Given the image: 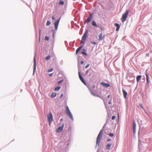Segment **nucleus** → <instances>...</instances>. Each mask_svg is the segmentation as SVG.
<instances>
[{
  "instance_id": "17",
  "label": "nucleus",
  "mask_w": 152,
  "mask_h": 152,
  "mask_svg": "<svg viewBox=\"0 0 152 152\" xmlns=\"http://www.w3.org/2000/svg\"><path fill=\"white\" fill-rule=\"evenodd\" d=\"M142 76L140 75H138L137 77V81L138 82L141 79V78Z\"/></svg>"
},
{
  "instance_id": "43",
  "label": "nucleus",
  "mask_w": 152,
  "mask_h": 152,
  "mask_svg": "<svg viewBox=\"0 0 152 152\" xmlns=\"http://www.w3.org/2000/svg\"><path fill=\"white\" fill-rule=\"evenodd\" d=\"M53 75V74H50L49 75L50 76H51Z\"/></svg>"
},
{
  "instance_id": "22",
  "label": "nucleus",
  "mask_w": 152,
  "mask_h": 152,
  "mask_svg": "<svg viewBox=\"0 0 152 152\" xmlns=\"http://www.w3.org/2000/svg\"><path fill=\"white\" fill-rule=\"evenodd\" d=\"M82 53L83 54H84L85 56H87V54L85 52V49H83L82 50Z\"/></svg>"
},
{
  "instance_id": "21",
  "label": "nucleus",
  "mask_w": 152,
  "mask_h": 152,
  "mask_svg": "<svg viewBox=\"0 0 152 152\" xmlns=\"http://www.w3.org/2000/svg\"><path fill=\"white\" fill-rule=\"evenodd\" d=\"M56 95V94L55 93H53L51 95V97L52 98L55 97Z\"/></svg>"
},
{
  "instance_id": "36",
  "label": "nucleus",
  "mask_w": 152,
  "mask_h": 152,
  "mask_svg": "<svg viewBox=\"0 0 152 152\" xmlns=\"http://www.w3.org/2000/svg\"><path fill=\"white\" fill-rule=\"evenodd\" d=\"M63 80H61L60 81H59V82H58V83H61L62 82Z\"/></svg>"
},
{
  "instance_id": "4",
  "label": "nucleus",
  "mask_w": 152,
  "mask_h": 152,
  "mask_svg": "<svg viewBox=\"0 0 152 152\" xmlns=\"http://www.w3.org/2000/svg\"><path fill=\"white\" fill-rule=\"evenodd\" d=\"M66 113L67 115L70 117V118L72 120H73V118L72 115L70 112V110L69 109L68 106L66 107Z\"/></svg>"
},
{
  "instance_id": "34",
  "label": "nucleus",
  "mask_w": 152,
  "mask_h": 152,
  "mask_svg": "<svg viewBox=\"0 0 152 152\" xmlns=\"http://www.w3.org/2000/svg\"><path fill=\"white\" fill-rule=\"evenodd\" d=\"M80 63L81 64H83L84 63V62L83 61H81L80 62Z\"/></svg>"
},
{
  "instance_id": "1",
  "label": "nucleus",
  "mask_w": 152,
  "mask_h": 152,
  "mask_svg": "<svg viewBox=\"0 0 152 152\" xmlns=\"http://www.w3.org/2000/svg\"><path fill=\"white\" fill-rule=\"evenodd\" d=\"M129 14V11L128 10H126L125 12L123 14L121 19V20L122 22H124L126 20Z\"/></svg>"
},
{
  "instance_id": "23",
  "label": "nucleus",
  "mask_w": 152,
  "mask_h": 152,
  "mask_svg": "<svg viewBox=\"0 0 152 152\" xmlns=\"http://www.w3.org/2000/svg\"><path fill=\"white\" fill-rule=\"evenodd\" d=\"M64 2L62 1H60L59 2V4L60 5H63L64 4Z\"/></svg>"
},
{
  "instance_id": "15",
  "label": "nucleus",
  "mask_w": 152,
  "mask_h": 152,
  "mask_svg": "<svg viewBox=\"0 0 152 152\" xmlns=\"http://www.w3.org/2000/svg\"><path fill=\"white\" fill-rule=\"evenodd\" d=\"M111 143H109L106 146V149L107 150H110V147L112 145Z\"/></svg>"
},
{
  "instance_id": "11",
  "label": "nucleus",
  "mask_w": 152,
  "mask_h": 152,
  "mask_svg": "<svg viewBox=\"0 0 152 152\" xmlns=\"http://www.w3.org/2000/svg\"><path fill=\"white\" fill-rule=\"evenodd\" d=\"M100 84L104 87H108L110 86V85L109 84L106 83L104 82H102L100 83Z\"/></svg>"
},
{
  "instance_id": "27",
  "label": "nucleus",
  "mask_w": 152,
  "mask_h": 152,
  "mask_svg": "<svg viewBox=\"0 0 152 152\" xmlns=\"http://www.w3.org/2000/svg\"><path fill=\"white\" fill-rule=\"evenodd\" d=\"M51 23L50 21H49V20H48L47 21L46 25L47 26H48Z\"/></svg>"
},
{
  "instance_id": "2",
  "label": "nucleus",
  "mask_w": 152,
  "mask_h": 152,
  "mask_svg": "<svg viewBox=\"0 0 152 152\" xmlns=\"http://www.w3.org/2000/svg\"><path fill=\"white\" fill-rule=\"evenodd\" d=\"M103 134V132L102 130H101L100 131L97 137L96 140V144L98 145H99V143L100 140L102 137Z\"/></svg>"
},
{
  "instance_id": "38",
  "label": "nucleus",
  "mask_w": 152,
  "mask_h": 152,
  "mask_svg": "<svg viewBox=\"0 0 152 152\" xmlns=\"http://www.w3.org/2000/svg\"><path fill=\"white\" fill-rule=\"evenodd\" d=\"M63 94H61L60 96V98H61L63 96Z\"/></svg>"
},
{
  "instance_id": "25",
  "label": "nucleus",
  "mask_w": 152,
  "mask_h": 152,
  "mask_svg": "<svg viewBox=\"0 0 152 152\" xmlns=\"http://www.w3.org/2000/svg\"><path fill=\"white\" fill-rule=\"evenodd\" d=\"M139 105L141 107L144 111H145L144 108L143 107L142 104L140 103L139 104Z\"/></svg>"
},
{
  "instance_id": "24",
  "label": "nucleus",
  "mask_w": 152,
  "mask_h": 152,
  "mask_svg": "<svg viewBox=\"0 0 152 152\" xmlns=\"http://www.w3.org/2000/svg\"><path fill=\"white\" fill-rule=\"evenodd\" d=\"M60 86L56 87L55 88V91H58L60 89Z\"/></svg>"
},
{
  "instance_id": "41",
  "label": "nucleus",
  "mask_w": 152,
  "mask_h": 152,
  "mask_svg": "<svg viewBox=\"0 0 152 152\" xmlns=\"http://www.w3.org/2000/svg\"><path fill=\"white\" fill-rule=\"evenodd\" d=\"M118 119L119 118V114L118 113Z\"/></svg>"
},
{
  "instance_id": "7",
  "label": "nucleus",
  "mask_w": 152,
  "mask_h": 152,
  "mask_svg": "<svg viewBox=\"0 0 152 152\" xmlns=\"http://www.w3.org/2000/svg\"><path fill=\"white\" fill-rule=\"evenodd\" d=\"M60 18L58 19V20H56L55 21V23H54V26H55V29H56V30H57V28H58V23H59V20H60Z\"/></svg>"
},
{
  "instance_id": "20",
  "label": "nucleus",
  "mask_w": 152,
  "mask_h": 152,
  "mask_svg": "<svg viewBox=\"0 0 152 152\" xmlns=\"http://www.w3.org/2000/svg\"><path fill=\"white\" fill-rule=\"evenodd\" d=\"M145 75L146 77V81L147 83H149V78H148V74L146 73L145 74Z\"/></svg>"
},
{
  "instance_id": "18",
  "label": "nucleus",
  "mask_w": 152,
  "mask_h": 152,
  "mask_svg": "<svg viewBox=\"0 0 152 152\" xmlns=\"http://www.w3.org/2000/svg\"><path fill=\"white\" fill-rule=\"evenodd\" d=\"M82 46L83 45L81 46L78 48L76 50V54H77V53L80 50V49L82 48Z\"/></svg>"
},
{
  "instance_id": "45",
  "label": "nucleus",
  "mask_w": 152,
  "mask_h": 152,
  "mask_svg": "<svg viewBox=\"0 0 152 152\" xmlns=\"http://www.w3.org/2000/svg\"><path fill=\"white\" fill-rule=\"evenodd\" d=\"M40 30H39V36H40Z\"/></svg>"
},
{
  "instance_id": "10",
  "label": "nucleus",
  "mask_w": 152,
  "mask_h": 152,
  "mask_svg": "<svg viewBox=\"0 0 152 152\" xmlns=\"http://www.w3.org/2000/svg\"><path fill=\"white\" fill-rule=\"evenodd\" d=\"M93 14H91L86 19L87 22L88 23L91 20L92 18Z\"/></svg>"
},
{
  "instance_id": "12",
  "label": "nucleus",
  "mask_w": 152,
  "mask_h": 152,
  "mask_svg": "<svg viewBox=\"0 0 152 152\" xmlns=\"http://www.w3.org/2000/svg\"><path fill=\"white\" fill-rule=\"evenodd\" d=\"M136 127V125L135 122L134 121L133 123V133H135Z\"/></svg>"
},
{
  "instance_id": "6",
  "label": "nucleus",
  "mask_w": 152,
  "mask_h": 152,
  "mask_svg": "<svg viewBox=\"0 0 152 152\" xmlns=\"http://www.w3.org/2000/svg\"><path fill=\"white\" fill-rule=\"evenodd\" d=\"M64 126V124H62L61 126H60L58 129H57L56 132L58 133H60L63 130Z\"/></svg>"
},
{
  "instance_id": "13",
  "label": "nucleus",
  "mask_w": 152,
  "mask_h": 152,
  "mask_svg": "<svg viewBox=\"0 0 152 152\" xmlns=\"http://www.w3.org/2000/svg\"><path fill=\"white\" fill-rule=\"evenodd\" d=\"M122 91L123 93L124 97L125 99H126V97L127 95V93L124 89H123Z\"/></svg>"
},
{
  "instance_id": "3",
  "label": "nucleus",
  "mask_w": 152,
  "mask_h": 152,
  "mask_svg": "<svg viewBox=\"0 0 152 152\" xmlns=\"http://www.w3.org/2000/svg\"><path fill=\"white\" fill-rule=\"evenodd\" d=\"M88 31L86 30L84 34L83 35L82 37V40L81 41V42L82 43L84 44L85 41L86 39V38L88 36Z\"/></svg>"
},
{
  "instance_id": "40",
  "label": "nucleus",
  "mask_w": 152,
  "mask_h": 152,
  "mask_svg": "<svg viewBox=\"0 0 152 152\" xmlns=\"http://www.w3.org/2000/svg\"><path fill=\"white\" fill-rule=\"evenodd\" d=\"M111 140L110 139H108L107 140V141H109Z\"/></svg>"
},
{
  "instance_id": "16",
  "label": "nucleus",
  "mask_w": 152,
  "mask_h": 152,
  "mask_svg": "<svg viewBox=\"0 0 152 152\" xmlns=\"http://www.w3.org/2000/svg\"><path fill=\"white\" fill-rule=\"evenodd\" d=\"M36 69V61L35 58L34 59V71H33V73H34L35 72V71Z\"/></svg>"
},
{
  "instance_id": "39",
  "label": "nucleus",
  "mask_w": 152,
  "mask_h": 152,
  "mask_svg": "<svg viewBox=\"0 0 152 152\" xmlns=\"http://www.w3.org/2000/svg\"><path fill=\"white\" fill-rule=\"evenodd\" d=\"M110 97V95H108L107 96V98H109Z\"/></svg>"
},
{
  "instance_id": "31",
  "label": "nucleus",
  "mask_w": 152,
  "mask_h": 152,
  "mask_svg": "<svg viewBox=\"0 0 152 152\" xmlns=\"http://www.w3.org/2000/svg\"><path fill=\"white\" fill-rule=\"evenodd\" d=\"M109 135L111 137H113L114 136V134L113 133H110Z\"/></svg>"
},
{
  "instance_id": "30",
  "label": "nucleus",
  "mask_w": 152,
  "mask_h": 152,
  "mask_svg": "<svg viewBox=\"0 0 152 152\" xmlns=\"http://www.w3.org/2000/svg\"><path fill=\"white\" fill-rule=\"evenodd\" d=\"M53 70V69H50L48 70V72H50L52 71Z\"/></svg>"
},
{
  "instance_id": "44",
  "label": "nucleus",
  "mask_w": 152,
  "mask_h": 152,
  "mask_svg": "<svg viewBox=\"0 0 152 152\" xmlns=\"http://www.w3.org/2000/svg\"><path fill=\"white\" fill-rule=\"evenodd\" d=\"M63 119L62 118H61V119H60V121H62V120H63Z\"/></svg>"
},
{
  "instance_id": "5",
  "label": "nucleus",
  "mask_w": 152,
  "mask_h": 152,
  "mask_svg": "<svg viewBox=\"0 0 152 152\" xmlns=\"http://www.w3.org/2000/svg\"><path fill=\"white\" fill-rule=\"evenodd\" d=\"M48 121L49 122V125H50L51 123L53 120V115L51 113H50L49 115H48Z\"/></svg>"
},
{
  "instance_id": "37",
  "label": "nucleus",
  "mask_w": 152,
  "mask_h": 152,
  "mask_svg": "<svg viewBox=\"0 0 152 152\" xmlns=\"http://www.w3.org/2000/svg\"><path fill=\"white\" fill-rule=\"evenodd\" d=\"M111 103V101H110V102H108L109 104H110Z\"/></svg>"
},
{
  "instance_id": "26",
  "label": "nucleus",
  "mask_w": 152,
  "mask_h": 152,
  "mask_svg": "<svg viewBox=\"0 0 152 152\" xmlns=\"http://www.w3.org/2000/svg\"><path fill=\"white\" fill-rule=\"evenodd\" d=\"M50 58V55H49L45 58V59L46 60L48 61V60Z\"/></svg>"
},
{
  "instance_id": "9",
  "label": "nucleus",
  "mask_w": 152,
  "mask_h": 152,
  "mask_svg": "<svg viewBox=\"0 0 152 152\" xmlns=\"http://www.w3.org/2000/svg\"><path fill=\"white\" fill-rule=\"evenodd\" d=\"M102 33L101 32L98 35V40L99 41H101L104 38V37L102 36Z\"/></svg>"
},
{
  "instance_id": "19",
  "label": "nucleus",
  "mask_w": 152,
  "mask_h": 152,
  "mask_svg": "<svg viewBox=\"0 0 152 152\" xmlns=\"http://www.w3.org/2000/svg\"><path fill=\"white\" fill-rule=\"evenodd\" d=\"M92 25L93 26H94L95 27H98V26L96 24V22L94 21H92Z\"/></svg>"
},
{
  "instance_id": "29",
  "label": "nucleus",
  "mask_w": 152,
  "mask_h": 152,
  "mask_svg": "<svg viewBox=\"0 0 152 152\" xmlns=\"http://www.w3.org/2000/svg\"><path fill=\"white\" fill-rule=\"evenodd\" d=\"M115 118H116V116H114V115L112 117V119L113 120H114L115 119Z\"/></svg>"
},
{
  "instance_id": "42",
  "label": "nucleus",
  "mask_w": 152,
  "mask_h": 152,
  "mask_svg": "<svg viewBox=\"0 0 152 152\" xmlns=\"http://www.w3.org/2000/svg\"><path fill=\"white\" fill-rule=\"evenodd\" d=\"M95 86H93L92 87V88L94 89L95 88Z\"/></svg>"
},
{
  "instance_id": "28",
  "label": "nucleus",
  "mask_w": 152,
  "mask_h": 152,
  "mask_svg": "<svg viewBox=\"0 0 152 152\" xmlns=\"http://www.w3.org/2000/svg\"><path fill=\"white\" fill-rule=\"evenodd\" d=\"M45 39L46 40H47V41H48L49 39V38L48 37V36H46L45 37Z\"/></svg>"
},
{
  "instance_id": "35",
  "label": "nucleus",
  "mask_w": 152,
  "mask_h": 152,
  "mask_svg": "<svg viewBox=\"0 0 152 152\" xmlns=\"http://www.w3.org/2000/svg\"><path fill=\"white\" fill-rule=\"evenodd\" d=\"M52 19L53 20L55 19V18L54 17V16H52Z\"/></svg>"
},
{
  "instance_id": "32",
  "label": "nucleus",
  "mask_w": 152,
  "mask_h": 152,
  "mask_svg": "<svg viewBox=\"0 0 152 152\" xmlns=\"http://www.w3.org/2000/svg\"><path fill=\"white\" fill-rule=\"evenodd\" d=\"M89 64H87L86 66H85V68L86 69L88 67H89Z\"/></svg>"
},
{
  "instance_id": "8",
  "label": "nucleus",
  "mask_w": 152,
  "mask_h": 152,
  "mask_svg": "<svg viewBox=\"0 0 152 152\" xmlns=\"http://www.w3.org/2000/svg\"><path fill=\"white\" fill-rule=\"evenodd\" d=\"M78 73H79V77L80 80H81V81L82 82V83L85 85H86V83L85 81L84 80L82 76L80 75V72H78Z\"/></svg>"
},
{
  "instance_id": "14",
  "label": "nucleus",
  "mask_w": 152,
  "mask_h": 152,
  "mask_svg": "<svg viewBox=\"0 0 152 152\" xmlns=\"http://www.w3.org/2000/svg\"><path fill=\"white\" fill-rule=\"evenodd\" d=\"M115 26H116L117 28L116 29V31H118L119 29L120 28V25L117 23H115Z\"/></svg>"
},
{
  "instance_id": "33",
  "label": "nucleus",
  "mask_w": 152,
  "mask_h": 152,
  "mask_svg": "<svg viewBox=\"0 0 152 152\" xmlns=\"http://www.w3.org/2000/svg\"><path fill=\"white\" fill-rule=\"evenodd\" d=\"M91 43L94 44H96V43L95 42H92Z\"/></svg>"
}]
</instances>
